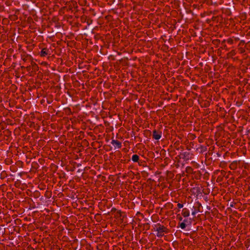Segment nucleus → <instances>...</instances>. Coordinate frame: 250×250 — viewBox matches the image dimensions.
Masks as SVG:
<instances>
[{
	"instance_id": "20e7f679",
	"label": "nucleus",
	"mask_w": 250,
	"mask_h": 250,
	"mask_svg": "<svg viewBox=\"0 0 250 250\" xmlns=\"http://www.w3.org/2000/svg\"><path fill=\"white\" fill-rule=\"evenodd\" d=\"M48 54V50L46 48H43L42 50L40 55L42 57H44Z\"/></svg>"
},
{
	"instance_id": "39448f33",
	"label": "nucleus",
	"mask_w": 250,
	"mask_h": 250,
	"mask_svg": "<svg viewBox=\"0 0 250 250\" xmlns=\"http://www.w3.org/2000/svg\"><path fill=\"white\" fill-rule=\"evenodd\" d=\"M139 156L136 155H133L132 157V160L134 162H137L139 160Z\"/></svg>"
},
{
	"instance_id": "0eeeda50",
	"label": "nucleus",
	"mask_w": 250,
	"mask_h": 250,
	"mask_svg": "<svg viewBox=\"0 0 250 250\" xmlns=\"http://www.w3.org/2000/svg\"><path fill=\"white\" fill-rule=\"evenodd\" d=\"M177 206H178V207L179 208H182L183 207V205L182 204H178L177 205Z\"/></svg>"
},
{
	"instance_id": "423d86ee",
	"label": "nucleus",
	"mask_w": 250,
	"mask_h": 250,
	"mask_svg": "<svg viewBox=\"0 0 250 250\" xmlns=\"http://www.w3.org/2000/svg\"><path fill=\"white\" fill-rule=\"evenodd\" d=\"M180 227L182 229H184L186 228V224L185 222H182L180 224Z\"/></svg>"
},
{
	"instance_id": "f03ea898",
	"label": "nucleus",
	"mask_w": 250,
	"mask_h": 250,
	"mask_svg": "<svg viewBox=\"0 0 250 250\" xmlns=\"http://www.w3.org/2000/svg\"><path fill=\"white\" fill-rule=\"evenodd\" d=\"M153 138L156 140H159L161 137V135L158 133H157L156 131L153 132Z\"/></svg>"
},
{
	"instance_id": "f257e3e1",
	"label": "nucleus",
	"mask_w": 250,
	"mask_h": 250,
	"mask_svg": "<svg viewBox=\"0 0 250 250\" xmlns=\"http://www.w3.org/2000/svg\"><path fill=\"white\" fill-rule=\"evenodd\" d=\"M111 144L114 146L115 148H120L121 147V143L117 140H112Z\"/></svg>"
},
{
	"instance_id": "7ed1b4c3",
	"label": "nucleus",
	"mask_w": 250,
	"mask_h": 250,
	"mask_svg": "<svg viewBox=\"0 0 250 250\" xmlns=\"http://www.w3.org/2000/svg\"><path fill=\"white\" fill-rule=\"evenodd\" d=\"M182 215L185 217H188L189 215V212L186 208L183 209L182 210Z\"/></svg>"
}]
</instances>
